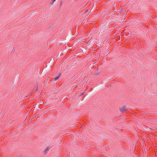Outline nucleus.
<instances>
[{"instance_id": "nucleus-5", "label": "nucleus", "mask_w": 157, "mask_h": 157, "mask_svg": "<svg viewBox=\"0 0 157 157\" xmlns=\"http://www.w3.org/2000/svg\"><path fill=\"white\" fill-rule=\"evenodd\" d=\"M56 0H53V1L52 2V3L51 4L52 5L53 3L54 2H55L56 1Z\"/></svg>"}, {"instance_id": "nucleus-1", "label": "nucleus", "mask_w": 157, "mask_h": 157, "mask_svg": "<svg viewBox=\"0 0 157 157\" xmlns=\"http://www.w3.org/2000/svg\"><path fill=\"white\" fill-rule=\"evenodd\" d=\"M126 109V106H124L122 107L120 109V110L121 112H122L124 111Z\"/></svg>"}, {"instance_id": "nucleus-8", "label": "nucleus", "mask_w": 157, "mask_h": 157, "mask_svg": "<svg viewBox=\"0 0 157 157\" xmlns=\"http://www.w3.org/2000/svg\"><path fill=\"white\" fill-rule=\"evenodd\" d=\"M83 93H82V94H81V95H83Z\"/></svg>"}, {"instance_id": "nucleus-6", "label": "nucleus", "mask_w": 157, "mask_h": 157, "mask_svg": "<svg viewBox=\"0 0 157 157\" xmlns=\"http://www.w3.org/2000/svg\"><path fill=\"white\" fill-rule=\"evenodd\" d=\"M50 68V67H48V69H49Z\"/></svg>"}, {"instance_id": "nucleus-4", "label": "nucleus", "mask_w": 157, "mask_h": 157, "mask_svg": "<svg viewBox=\"0 0 157 157\" xmlns=\"http://www.w3.org/2000/svg\"><path fill=\"white\" fill-rule=\"evenodd\" d=\"M123 12V9L122 8H121L119 10V13L120 14H120L122 13Z\"/></svg>"}, {"instance_id": "nucleus-7", "label": "nucleus", "mask_w": 157, "mask_h": 157, "mask_svg": "<svg viewBox=\"0 0 157 157\" xmlns=\"http://www.w3.org/2000/svg\"><path fill=\"white\" fill-rule=\"evenodd\" d=\"M88 11V10H87L86 12H85V13H86Z\"/></svg>"}, {"instance_id": "nucleus-2", "label": "nucleus", "mask_w": 157, "mask_h": 157, "mask_svg": "<svg viewBox=\"0 0 157 157\" xmlns=\"http://www.w3.org/2000/svg\"><path fill=\"white\" fill-rule=\"evenodd\" d=\"M51 148V147H47L46 149L44 151V153L45 154H46L48 152V151Z\"/></svg>"}, {"instance_id": "nucleus-3", "label": "nucleus", "mask_w": 157, "mask_h": 157, "mask_svg": "<svg viewBox=\"0 0 157 157\" xmlns=\"http://www.w3.org/2000/svg\"><path fill=\"white\" fill-rule=\"evenodd\" d=\"M61 75V74H59V75L58 76H57V77H56V78H54V80L55 81H56V80L57 79H58L59 78V77Z\"/></svg>"}]
</instances>
